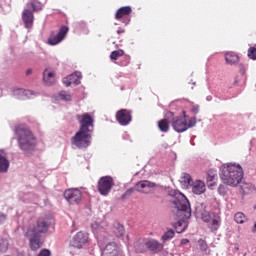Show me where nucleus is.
<instances>
[{
	"instance_id": "nucleus-40",
	"label": "nucleus",
	"mask_w": 256,
	"mask_h": 256,
	"mask_svg": "<svg viewBox=\"0 0 256 256\" xmlns=\"http://www.w3.org/2000/svg\"><path fill=\"white\" fill-rule=\"evenodd\" d=\"M38 256H51V251L48 249H43L39 252Z\"/></svg>"
},
{
	"instance_id": "nucleus-25",
	"label": "nucleus",
	"mask_w": 256,
	"mask_h": 256,
	"mask_svg": "<svg viewBox=\"0 0 256 256\" xmlns=\"http://www.w3.org/2000/svg\"><path fill=\"white\" fill-rule=\"evenodd\" d=\"M225 61L228 65H235V63H239V55L235 52H227L225 54Z\"/></svg>"
},
{
	"instance_id": "nucleus-6",
	"label": "nucleus",
	"mask_w": 256,
	"mask_h": 256,
	"mask_svg": "<svg viewBox=\"0 0 256 256\" xmlns=\"http://www.w3.org/2000/svg\"><path fill=\"white\" fill-rule=\"evenodd\" d=\"M49 229V224L45 219H38L35 225L29 226L25 236L26 237H37V235H41V233H47Z\"/></svg>"
},
{
	"instance_id": "nucleus-12",
	"label": "nucleus",
	"mask_w": 256,
	"mask_h": 256,
	"mask_svg": "<svg viewBox=\"0 0 256 256\" xmlns=\"http://www.w3.org/2000/svg\"><path fill=\"white\" fill-rule=\"evenodd\" d=\"M116 121L123 127L129 125L132 121L131 112L127 109H122L116 113Z\"/></svg>"
},
{
	"instance_id": "nucleus-45",
	"label": "nucleus",
	"mask_w": 256,
	"mask_h": 256,
	"mask_svg": "<svg viewBox=\"0 0 256 256\" xmlns=\"http://www.w3.org/2000/svg\"><path fill=\"white\" fill-rule=\"evenodd\" d=\"M121 33H125V29L119 28V29L117 30V34H118V35H121Z\"/></svg>"
},
{
	"instance_id": "nucleus-23",
	"label": "nucleus",
	"mask_w": 256,
	"mask_h": 256,
	"mask_svg": "<svg viewBox=\"0 0 256 256\" xmlns=\"http://www.w3.org/2000/svg\"><path fill=\"white\" fill-rule=\"evenodd\" d=\"M30 241V246L33 251H37V249H41V239L39 235L36 236H26Z\"/></svg>"
},
{
	"instance_id": "nucleus-1",
	"label": "nucleus",
	"mask_w": 256,
	"mask_h": 256,
	"mask_svg": "<svg viewBox=\"0 0 256 256\" xmlns=\"http://www.w3.org/2000/svg\"><path fill=\"white\" fill-rule=\"evenodd\" d=\"M76 119L80 125L78 132L72 138V145L78 149H87L91 145L95 120L90 113L77 114Z\"/></svg>"
},
{
	"instance_id": "nucleus-28",
	"label": "nucleus",
	"mask_w": 256,
	"mask_h": 256,
	"mask_svg": "<svg viewBox=\"0 0 256 256\" xmlns=\"http://www.w3.org/2000/svg\"><path fill=\"white\" fill-rule=\"evenodd\" d=\"M158 127L162 133H167V131H169V121H167V119L160 120Z\"/></svg>"
},
{
	"instance_id": "nucleus-21",
	"label": "nucleus",
	"mask_w": 256,
	"mask_h": 256,
	"mask_svg": "<svg viewBox=\"0 0 256 256\" xmlns=\"http://www.w3.org/2000/svg\"><path fill=\"white\" fill-rule=\"evenodd\" d=\"M43 81L46 85H53L55 83V72L45 69L43 72Z\"/></svg>"
},
{
	"instance_id": "nucleus-22",
	"label": "nucleus",
	"mask_w": 256,
	"mask_h": 256,
	"mask_svg": "<svg viewBox=\"0 0 256 256\" xmlns=\"http://www.w3.org/2000/svg\"><path fill=\"white\" fill-rule=\"evenodd\" d=\"M113 233L118 237V239H123L125 237V227L119 222H115L113 225Z\"/></svg>"
},
{
	"instance_id": "nucleus-31",
	"label": "nucleus",
	"mask_w": 256,
	"mask_h": 256,
	"mask_svg": "<svg viewBox=\"0 0 256 256\" xmlns=\"http://www.w3.org/2000/svg\"><path fill=\"white\" fill-rule=\"evenodd\" d=\"M124 55H125V51L116 50V51L111 52L110 59L112 61H117L119 59V57H123Z\"/></svg>"
},
{
	"instance_id": "nucleus-34",
	"label": "nucleus",
	"mask_w": 256,
	"mask_h": 256,
	"mask_svg": "<svg viewBox=\"0 0 256 256\" xmlns=\"http://www.w3.org/2000/svg\"><path fill=\"white\" fill-rule=\"evenodd\" d=\"M9 249V242L3 238H0V252L5 253Z\"/></svg>"
},
{
	"instance_id": "nucleus-13",
	"label": "nucleus",
	"mask_w": 256,
	"mask_h": 256,
	"mask_svg": "<svg viewBox=\"0 0 256 256\" xmlns=\"http://www.w3.org/2000/svg\"><path fill=\"white\" fill-rule=\"evenodd\" d=\"M172 127L176 133H185L187 131V116L175 118Z\"/></svg>"
},
{
	"instance_id": "nucleus-14",
	"label": "nucleus",
	"mask_w": 256,
	"mask_h": 256,
	"mask_svg": "<svg viewBox=\"0 0 256 256\" xmlns=\"http://www.w3.org/2000/svg\"><path fill=\"white\" fill-rule=\"evenodd\" d=\"M12 95L16 99L25 100V99H32L33 97H35L36 94H35V92H33L31 90H25L23 88H16L12 91Z\"/></svg>"
},
{
	"instance_id": "nucleus-39",
	"label": "nucleus",
	"mask_w": 256,
	"mask_h": 256,
	"mask_svg": "<svg viewBox=\"0 0 256 256\" xmlns=\"http://www.w3.org/2000/svg\"><path fill=\"white\" fill-rule=\"evenodd\" d=\"M195 125H197V118H190L189 122L187 123V129H191L192 127H195Z\"/></svg>"
},
{
	"instance_id": "nucleus-46",
	"label": "nucleus",
	"mask_w": 256,
	"mask_h": 256,
	"mask_svg": "<svg viewBox=\"0 0 256 256\" xmlns=\"http://www.w3.org/2000/svg\"><path fill=\"white\" fill-rule=\"evenodd\" d=\"M240 72L242 73V75L245 74V67H243V65H240Z\"/></svg>"
},
{
	"instance_id": "nucleus-33",
	"label": "nucleus",
	"mask_w": 256,
	"mask_h": 256,
	"mask_svg": "<svg viewBox=\"0 0 256 256\" xmlns=\"http://www.w3.org/2000/svg\"><path fill=\"white\" fill-rule=\"evenodd\" d=\"M59 97L62 99V101H72L73 96L67 91H61L59 92Z\"/></svg>"
},
{
	"instance_id": "nucleus-7",
	"label": "nucleus",
	"mask_w": 256,
	"mask_h": 256,
	"mask_svg": "<svg viewBox=\"0 0 256 256\" xmlns=\"http://www.w3.org/2000/svg\"><path fill=\"white\" fill-rule=\"evenodd\" d=\"M113 185H115L113 177L111 176L101 177L98 181V191L100 195L107 197V195L111 193V189H113Z\"/></svg>"
},
{
	"instance_id": "nucleus-38",
	"label": "nucleus",
	"mask_w": 256,
	"mask_h": 256,
	"mask_svg": "<svg viewBox=\"0 0 256 256\" xmlns=\"http://www.w3.org/2000/svg\"><path fill=\"white\" fill-rule=\"evenodd\" d=\"M248 57L250 58V59H256V48L255 47H251V48H249V50H248Z\"/></svg>"
},
{
	"instance_id": "nucleus-32",
	"label": "nucleus",
	"mask_w": 256,
	"mask_h": 256,
	"mask_svg": "<svg viewBox=\"0 0 256 256\" xmlns=\"http://www.w3.org/2000/svg\"><path fill=\"white\" fill-rule=\"evenodd\" d=\"M27 6L30 7L33 11L43 10V4H41V2H30L27 4Z\"/></svg>"
},
{
	"instance_id": "nucleus-27",
	"label": "nucleus",
	"mask_w": 256,
	"mask_h": 256,
	"mask_svg": "<svg viewBox=\"0 0 256 256\" xmlns=\"http://www.w3.org/2000/svg\"><path fill=\"white\" fill-rule=\"evenodd\" d=\"M180 182L182 183V185H184V187H187L188 185H193V178H191V175H189L188 173H184L180 179Z\"/></svg>"
},
{
	"instance_id": "nucleus-8",
	"label": "nucleus",
	"mask_w": 256,
	"mask_h": 256,
	"mask_svg": "<svg viewBox=\"0 0 256 256\" xmlns=\"http://www.w3.org/2000/svg\"><path fill=\"white\" fill-rule=\"evenodd\" d=\"M83 194L77 188H70L64 192V198L69 203V205H79Z\"/></svg>"
},
{
	"instance_id": "nucleus-37",
	"label": "nucleus",
	"mask_w": 256,
	"mask_h": 256,
	"mask_svg": "<svg viewBox=\"0 0 256 256\" xmlns=\"http://www.w3.org/2000/svg\"><path fill=\"white\" fill-rule=\"evenodd\" d=\"M91 228L93 233H98L99 231H101V229H103L101 225L97 222L92 223Z\"/></svg>"
},
{
	"instance_id": "nucleus-17",
	"label": "nucleus",
	"mask_w": 256,
	"mask_h": 256,
	"mask_svg": "<svg viewBox=\"0 0 256 256\" xmlns=\"http://www.w3.org/2000/svg\"><path fill=\"white\" fill-rule=\"evenodd\" d=\"M22 20L26 29H31V27H33V21H35V16L31 10L24 9L22 12Z\"/></svg>"
},
{
	"instance_id": "nucleus-35",
	"label": "nucleus",
	"mask_w": 256,
	"mask_h": 256,
	"mask_svg": "<svg viewBox=\"0 0 256 256\" xmlns=\"http://www.w3.org/2000/svg\"><path fill=\"white\" fill-rule=\"evenodd\" d=\"M135 191H137L135 189V186L134 188H129L122 196L123 199H127V197H131V195H133V193H135Z\"/></svg>"
},
{
	"instance_id": "nucleus-26",
	"label": "nucleus",
	"mask_w": 256,
	"mask_h": 256,
	"mask_svg": "<svg viewBox=\"0 0 256 256\" xmlns=\"http://www.w3.org/2000/svg\"><path fill=\"white\" fill-rule=\"evenodd\" d=\"M9 159L0 154V173H7L9 171Z\"/></svg>"
},
{
	"instance_id": "nucleus-15",
	"label": "nucleus",
	"mask_w": 256,
	"mask_h": 256,
	"mask_svg": "<svg viewBox=\"0 0 256 256\" xmlns=\"http://www.w3.org/2000/svg\"><path fill=\"white\" fill-rule=\"evenodd\" d=\"M121 248L115 242L108 243L102 251V256H119Z\"/></svg>"
},
{
	"instance_id": "nucleus-51",
	"label": "nucleus",
	"mask_w": 256,
	"mask_h": 256,
	"mask_svg": "<svg viewBox=\"0 0 256 256\" xmlns=\"http://www.w3.org/2000/svg\"><path fill=\"white\" fill-rule=\"evenodd\" d=\"M170 115H173V113H172V112H170Z\"/></svg>"
},
{
	"instance_id": "nucleus-30",
	"label": "nucleus",
	"mask_w": 256,
	"mask_h": 256,
	"mask_svg": "<svg viewBox=\"0 0 256 256\" xmlns=\"http://www.w3.org/2000/svg\"><path fill=\"white\" fill-rule=\"evenodd\" d=\"M173 237H175V231H173V229H170L164 233V235L162 236V241L164 243H167V241H171Z\"/></svg>"
},
{
	"instance_id": "nucleus-16",
	"label": "nucleus",
	"mask_w": 256,
	"mask_h": 256,
	"mask_svg": "<svg viewBox=\"0 0 256 256\" xmlns=\"http://www.w3.org/2000/svg\"><path fill=\"white\" fill-rule=\"evenodd\" d=\"M81 72H74L70 75H68L63 83L66 85V87H69L71 85H79L81 83Z\"/></svg>"
},
{
	"instance_id": "nucleus-48",
	"label": "nucleus",
	"mask_w": 256,
	"mask_h": 256,
	"mask_svg": "<svg viewBox=\"0 0 256 256\" xmlns=\"http://www.w3.org/2000/svg\"><path fill=\"white\" fill-rule=\"evenodd\" d=\"M31 73H32V70L28 69L27 72H26V75H31Z\"/></svg>"
},
{
	"instance_id": "nucleus-49",
	"label": "nucleus",
	"mask_w": 256,
	"mask_h": 256,
	"mask_svg": "<svg viewBox=\"0 0 256 256\" xmlns=\"http://www.w3.org/2000/svg\"><path fill=\"white\" fill-rule=\"evenodd\" d=\"M253 233H256V224L254 225Z\"/></svg>"
},
{
	"instance_id": "nucleus-42",
	"label": "nucleus",
	"mask_w": 256,
	"mask_h": 256,
	"mask_svg": "<svg viewBox=\"0 0 256 256\" xmlns=\"http://www.w3.org/2000/svg\"><path fill=\"white\" fill-rule=\"evenodd\" d=\"M218 193H220V195H225V186L224 185L219 186Z\"/></svg>"
},
{
	"instance_id": "nucleus-36",
	"label": "nucleus",
	"mask_w": 256,
	"mask_h": 256,
	"mask_svg": "<svg viewBox=\"0 0 256 256\" xmlns=\"http://www.w3.org/2000/svg\"><path fill=\"white\" fill-rule=\"evenodd\" d=\"M215 177H217V173H215V171H209L207 174V181L213 182L215 181Z\"/></svg>"
},
{
	"instance_id": "nucleus-4",
	"label": "nucleus",
	"mask_w": 256,
	"mask_h": 256,
	"mask_svg": "<svg viewBox=\"0 0 256 256\" xmlns=\"http://www.w3.org/2000/svg\"><path fill=\"white\" fill-rule=\"evenodd\" d=\"M220 179L225 185L237 187L243 180V168L237 163H228L220 168Z\"/></svg>"
},
{
	"instance_id": "nucleus-18",
	"label": "nucleus",
	"mask_w": 256,
	"mask_h": 256,
	"mask_svg": "<svg viewBox=\"0 0 256 256\" xmlns=\"http://www.w3.org/2000/svg\"><path fill=\"white\" fill-rule=\"evenodd\" d=\"M146 247L149 251H153V253H159L163 251V244L155 239L146 238Z\"/></svg>"
},
{
	"instance_id": "nucleus-20",
	"label": "nucleus",
	"mask_w": 256,
	"mask_h": 256,
	"mask_svg": "<svg viewBox=\"0 0 256 256\" xmlns=\"http://www.w3.org/2000/svg\"><path fill=\"white\" fill-rule=\"evenodd\" d=\"M134 248L137 253H145L147 251V238H140L134 243Z\"/></svg>"
},
{
	"instance_id": "nucleus-5",
	"label": "nucleus",
	"mask_w": 256,
	"mask_h": 256,
	"mask_svg": "<svg viewBox=\"0 0 256 256\" xmlns=\"http://www.w3.org/2000/svg\"><path fill=\"white\" fill-rule=\"evenodd\" d=\"M195 215L200 217L204 223H207L210 231H217L221 227V216L217 213H209L207 205L198 202L195 206Z\"/></svg>"
},
{
	"instance_id": "nucleus-19",
	"label": "nucleus",
	"mask_w": 256,
	"mask_h": 256,
	"mask_svg": "<svg viewBox=\"0 0 256 256\" xmlns=\"http://www.w3.org/2000/svg\"><path fill=\"white\" fill-rule=\"evenodd\" d=\"M191 191L194 195H203L205 191H207V187L205 186V182L201 180H196L191 184Z\"/></svg>"
},
{
	"instance_id": "nucleus-29",
	"label": "nucleus",
	"mask_w": 256,
	"mask_h": 256,
	"mask_svg": "<svg viewBox=\"0 0 256 256\" xmlns=\"http://www.w3.org/2000/svg\"><path fill=\"white\" fill-rule=\"evenodd\" d=\"M234 221L240 225H243V223H245V221H247V216H245L243 214V212H237L234 215Z\"/></svg>"
},
{
	"instance_id": "nucleus-10",
	"label": "nucleus",
	"mask_w": 256,
	"mask_h": 256,
	"mask_svg": "<svg viewBox=\"0 0 256 256\" xmlns=\"http://www.w3.org/2000/svg\"><path fill=\"white\" fill-rule=\"evenodd\" d=\"M159 187L158 184L155 182H151L149 180H141L135 185V190L138 191V193H144L148 195V193H152L154 189H157Z\"/></svg>"
},
{
	"instance_id": "nucleus-44",
	"label": "nucleus",
	"mask_w": 256,
	"mask_h": 256,
	"mask_svg": "<svg viewBox=\"0 0 256 256\" xmlns=\"http://www.w3.org/2000/svg\"><path fill=\"white\" fill-rule=\"evenodd\" d=\"M187 243H189V239L184 238L181 240V245H187Z\"/></svg>"
},
{
	"instance_id": "nucleus-24",
	"label": "nucleus",
	"mask_w": 256,
	"mask_h": 256,
	"mask_svg": "<svg viewBox=\"0 0 256 256\" xmlns=\"http://www.w3.org/2000/svg\"><path fill=\"white\" fill-rule=\"evenodd\" d=\"M132 9L131 6H124L117 10L116 19H123V17H127L131 15Z\"/></svg>"
},
{
	"instance_id": "nucleus-50",
	"label": "nucleus",
	"mask_w": 256,
	"mask_h": 256,
	"mask_svg": "<svg viewBox=\"0 0 256 256\" xmlns=\"http://www.w3.org/2000/svg\"><path fill=\"white\" fill-rule=\"evenodd\" d=\"M193 85H196V82H193Z\"/></svg>"
},
{
	"instance_id": "nucleus-41",
	"label": "nucleus",
	"mask_w": 256,
	"mask_h": 256,
	"mask_svg": "<svg viewBox=\"0 0 256 256\" xmlns=\"http://www.w3.org/2000/svg\"><path fill=\"white\" fill-rule=\"evenodd\" d=\"M7 221V215L0 212V225L1 223H5Z\"/></svg>"
},
{
	"instance_id": "nucleus-2",
	"label": "nucleus",
	"mask_w": 256,
	"mask_h": 256,
	"mask_svg": "<svg viewBox=\"0 0 256 256\" xmlns=\"http://www.w3.org/2000/svg\"><path fill=\"white\" fill-rule=\"evenodd\" d=\"M174 205L177 209L176 216L178 222L176 223L177 233H183L187 229V221L191 219V203L183 194H179Z\"/></svg>"
},
{
	"instance_id": "nucleus-11",
	"label": "nucleus",
	"mask_w": 256,
	"mask_h": 256,
	"mask_svg": "<svg viewBox=\"0 0 256 256\" xmlns=\"http://www.w3.org/2000/svg\"><path fill=\"white\" fill-rule=\"evenodd\" d=\"M89 241V234L80 231L74 235L70 241V247H75L76 249H83V245Z\"/></svg>"
},
{
	"instance_id": "nucleus-9",
	"label": "nucleus",
	"mask_w": 256,
	"mask_h": 256,
	"mask_svg": "<svg viewBox=\"0 0 256 256\" xmlns=\"http://www.w3.org/2000/svg\"><path fill=\"white\" fill-rule=\"evenodd\" d=\"M69 33V28L67 26H61L58 33H52L50 37L48 38V45H59L61 41H63L66 37L67 34Z\"/></svg>"
},
{
	"instance_id": "nucleus-43",
	"label": "nucleus",
	"mask_w": 256,
	"mask_h": 256,
	"mask_svg": "<svg viewBox=\"0 0 256 256\" xmlns=\"http://www.w3.org/2000/svg\"><path fill=\"white\" fill-rule=\"evenodd\" d=\"M192 113H195V114L199 113V105H194L192 107Z\"/></svg>"
},
{
	"instance_id": "nucleus-47",
	"label": "nucleus",
	"mask_w": 256,
	"mask_h": 256,
	"mask_svg": "<svg viewBox=\"0 0 256 256\" xmlns=\"http://www.w3.org/2000/svg\"><path fill=\"white\" fill-rule=\"evenodd\" d=\"M129 21H131V19H127L126 21H123V23H125V25H129Z\"/></svg>"
},
{
	"instance_id": "nucleus-3",
	"label": "nucleus",
	"mask_w": 256,
	"mask_h": 256,
	"mask_svg": "<svg viewBox=\"0 0 256 256\" xmlns=\"http://www.w3.org/2000/svg\"><path fill=\"white\" fill-rule=\"evenodd\" d=\"M19 149L23 151L24 155H32L37 145V138L29 128L20 125L15 129Z\"/></svg>"
}]
</instances>
